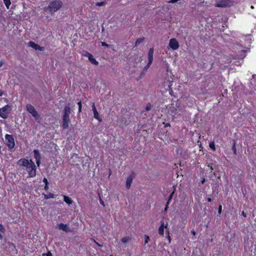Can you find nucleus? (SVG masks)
Returning <instances> with one entry per match:
<instances>
[{
    "label": "nucleus",
    "mask_w": 256,
    "mask_h": 256,
    "mask_svg": "<svg viewBox=\"0 0 256 256\" xmlns=\"http://www.w3.org/2000/svg\"><path fill=\"white\" fill-rule=\"evenodd\" d=\"M72 112V110L70 109V104L68 103L64 106L63 110V114L62 116V128L63 129H66L69 126L68 124L70 122V115Z\"/></svg>",
    "instance_id": "obj_1"
},
{
    "label": "nucleus",
    "mask_w": 256,
    "mask_h": 256,
    "mask_svg": "<svg viewBox=\"0 0 256 256\" xmlns=\"http://www.w3.org/2000/svg\"><path fill=\"white\" fill-rule=\"evenodd\" d=\"M62 5V1L59 0H55L50 2L48 6L44 8V10L46 12H49L51 14L56 12L61 8Z\"/></svg>",
    "instance_id": "obj_2"
},
{
    "label": "nucleus",
    "mask_w": 256,
    "mask_h": 256,
    "mask_svg": "<svg viewBox=\"0 0 256 256\" xmlns=\"http://www.w3.org/2000/svg\"><path fill=\"white\" fill-rule=\"evenodd\" d=\"M153 54H154V48H152L149 50V51L148 52V63L143 68L142 71L140 74V78H142L144 76L148 68L150 67V66L152 64V60H153Z\"/></svg>",
    "instance_id": "obj_3"
},
{
    "label": "nucleus",
    "mask_w": 256,
    "mask_h": 256,
    "mask_svg": "<svg viewBox=\"0 0 256 256\" xmlns=\"http://www.w3.org/2000/svg\"><path fill=\"white\" fill-rule=\"evenodd\" d=\"M31 164L26 168L29 177H34L36 176V166L34 163L30 160Z\"/></svg>",
    "instance_id": "obj_4"
},
{
    "label": "nucleus",
    "mask_w": 256,
    "mask_h": 256,
    "mask_svg": "<svg viewBox=\"0 0 256 256\" xmlns=\"http://www.w3.org/2000/svg\"><path fill=\"white\" fill-rule=\"evenodd\" d=\"M5 138L6 141V144L8 147L10 149L14 148L15 146V144L14 138L12 136L6 134Z\"/></svg>",
    "instance_id": "obj_5"
},
{
    "label": "nucleus",
    "mask_w": 256,
    "mask_h": 256,
    "mask_svg": "<svg viewBox=\"0 0 256 256\" xmlns=\"http://www.w3.org/2000/svg\"><path fill=\"white\" fill-rule=\"evenodd\" d=\"M27 110L36 119H37L39 117V115L36 110L34 106L30 104H28L26 106Z\"/></svg>",
    "instance_id": "obj_6"
},
{
    "label": "nucleus",
    "mask_w": 256,
    "mask_h": 256,
    "mask_svg": "<svg viewBox=\"0 0 256 256\" xmlns=\"http://www.w3.org/2000/svg\"><path fill=\"white\" fill-rule=\"evenodd\" d=\"M83 56H87L90 62L93 64L98 65V62L96 60L95 58H94L93 56L88 52L84 51L83 53Z\"/></svg>",
    "instance_id": "obj_7"
},
{
    "label": "nucleus",
    "mask_w": 256,
    "mask_h": 256,
    "mask_svg": "<svg viewBox=\"0 0 256 256\" xmlns=\"http://www.w3.org/2000/svg\"><path fill=\"white\" fill-rule=\"evenodd\" d=\"M169 46L173 50H176L179 48V44L176 38H172L170 40Z\"/></svg>",
    "instance_id": "obj_8"
},
{
    "label": "nucleus",
    "mask_w": 256,
    "mask_h": 256,
    "mask_svg": "<svg viewBox=\"0 0 256 256\" xmlns=\"http://www.w3.org/2000/svg\"><path fill=\"white\" fill-rule=\"evenodd\" d=\"M231 1L230 0H220L216 5V6L220 8H224L230 6Z\"/></svg>",
    "instance_id": "obj_9"
},
{
    "label": "nucleus",
    "mask_w": 256,
    "mask_h": 256,
    "mask_svg": "<svg viewBox=\"0 0 256 256\" xmlns=\"http://www.w3.org/2000/svg\"><path fill=\"white\" fill-rule=\"evenodd\" d=\"M56 228H58L60 230H62L65 232H70L71 230L67 224H64L63 223H60L58 224Z\"/></svg>",
    "instance_id": "obj_10"
},
{
    "label": "nucleus",
    "mask_w": 256,
    "mask_h": 256,
    "mask_svg": "<svg viewBox=\"0 0 256 256\" xmlns=\"http://www.w3.org/2000/svg\"><path fill=\"white\" fill-rule=\"evenodd\" d=\"M28 46L36 50H38L40 51H43L44 49V47H42L38 44H36L34 42L32 41H30L28 42Z\"/></svg>",
    "instance_id": "obj_11"
},
{
    "label": "nucleus",
    "mask_w": 256,
    "mask_h": 256,
    "mask_svg": "<svg viewBox=\"0 0 256 256\" xmlns=\"http://www.w3.org/2000/svg\"><path fill=\"white\" fill-rule=\"evenodd\" d=\"M34 158L36 159V164L38 166H40V164L41 156L38 150H34Z\"/></svg>",
    "instance_id": "obj_12"
},
{
    "label": "nucleus",
    "mask_w": 256,
    "mask_h": 256,
    "mask_svg": "<svg viewBox=\"0 0 256 256\" xmlns=\"http://www.w3.org/2000/svg\"><path fill=\"white\" fill-rule=\"evenodd\" d=\"M134 178V174L132 173L130 174L126 179V188L127 189H130V188L131 184L132 183V180Z\"/></svg>",
    "instance_id": "obj_13"
},
{
    "label": "nucleus",
    "mask_w": 256,
    "mask_h": 256,
    "mask_svg": "<svg viewBox=\"0 0 256 256\" xmlns=\"http://www.w3.org/2000/svg\"><path fill=\"white\" fill-rule=\"evenodd\" d=\"M92 111L94 112V118H95L98 120L100 122L102 121V118L99 116V114H98V111L96 110V108L95 106V105H94V103H93L92 106Z\"/></svg>",
    "instance_id": "obj_14"
},
{
    "label": "nucleus",
    "mask_w": 256,
    "mask_h": 256,
    "mask_svg": "<svg viewBox=\"0 0 256 256\" xmlns=\"http://www.w3.org/2000/svg\"><path fill=\"white\" fill-rule=\"evenodd\" d=\"M166 228V226H164V222H161V224L158 228V234L162 236L164 234V228Z\"/></svg>",
    "instance_id": "obj_15"
},
{
    "label": "nucleus",
    "mask_w": 256,
    "mask_h": 256,
    "mask_svg": "<svg viewBox=\"0 0 256 256\" xmlns=\"http://www.w3.org/2000/svg\"><path fill=\"white\" fill-rule=\"evenodd\" d=\"M176 186H172V188H174V190L170 194V195L168 196V202H167V205L169 204L170 201L172 200V197L174 196V192L176 191Z\"/></svg>",
    "instance_id": "obj_16"
},
{
    "label": "nucleus",
    "mask_w": 256,
    "mask_h": 256,
    "mask_svg": "<svg viewBox=\"0 0 256 256\" xmlns=\"http://www.w3.org/2000/svg\"><path fill=\"white\" fill-rule=\"evenodd\" d=\"M64 202H66L67 204H68V205L72 204V199L70 198H69L68 196H64Z\"/></svg>",
    "instance_id": "obj_17"
},
{
    "label": "nucleus",
    "mask_w": 256,
    "mask_h": 256,
    "mask_svg": "<svg viewBox=\"0 0 256 256\" xmlns=\"http://www.w3.org/2000/svg\"><path fill=\"white\" fill-rule=\"evenodd\" d=\"M31 164L30 160H28L25 159L24 161V162L22 164V166H24L26 168L28 167Z\"/></svg>",
    "instance_id": "obj_18"
},
{
    "label": "nucleus",
    "mask_w": 256,
    "mask_h": 256,
    "mask_svg": "<svg viewBox=\"0 0 256 256\" xmlns=\"http://www.w3.org/2000/svg\"><path fill=\"white\" fill-rule=\"evenodd\" d=\"M44 196L45 199H48L50 198H54V194L52 193H48V194H44Z\"/></svg>",
    "instance_id": "obj_19"
},
{
    "label": "nucleus",
    "mask_w": 256,
    "mask_h": 256,
    "mask_svg": "<svg viewBox=\"0 0 256 256\" xmlns=\"http://www.w3.org/2000/svg\"><path fill=\"white\" fill-rule=\"evenodd\" d=\"M236 141L235 140H232V150L234 152V154H236Z\"/></svg>",
    "instance_id": "obj_20"
},
{
    "label": "nucleus",
    "mask_w": 256,
    "mask_h": 256,
    "mask_svg": "<svg viewBox=\"0 0 256 256\" xmlns=\"http://www.w3.org/2000/svg\"><path fill=\"white\" fill-rule=\"evenodd\" d=\"M145 38H138L136 42H135V46H138L139 44H140V43H142L144 40Z\"/></svg>",
    "instance_id": "obj_21"
},
{
    "label": "nucleus",
    "mask_w": 256,
    "mask_h": 256,
    "mask_svg": "<svg viewBox=\"0 0 256 256\" xmlns=\"http://www.w3.org/2000/svg\"><path fill=\"white\" fill-rule=\"evenodd\" d=\"M0 116L2 118H6L8 117V114L4 112H3L2 111H0Z\"/></svg>",
    "instance_id": "obj_22"
},
{
    "label": "nucleus",
    "mask_w": 256,
    "mask_h": 256,
    "mask_svg": "<svg viewBox=\"0 0 256 256\" xmlns=\"http://www.w3.org/2000/svg\"><path fill=\"white\" fill-rule=\"evenodd\" d=\"M246 52V50H242L240 52L241 54L239 56L238 58L243 59L246 56L244 52Z\"/></svg>",
    "instance_id": "obj_23"
},
{
    "label": "nucleus",
    "mask_w": 256,
    "mask_h": 256,
    "mask_svg": "<svg viewBox=\"0 0 256 256\" xmlns=\"http://www.w3.org/2000/svg\"><path fill=\"white\" fill-rule=\"evenodd\" d=\"M4 2L8 8H9L11 4L10 0H4Z\"/></svg>",
    "instance_id": "obj_24"
},
{
    "label": "nucleus",
    "mask_w": 256,
    "mask_h": 256,
    "mask_svg": "<svg viewBox=\"0 0 256 256\" xmlns=\"http://www.w3.org/2000/svg\"><path fill=\"white\" fill-rule=\"evenodd\" d=\"M209 146L210 148H212V150H215L216 148H215V144L214 142H210L209 144Z\"/></svg>",
    "instance_id": "obj_25"
},
{
    "label": "nucleus",
    "mask_w": 256,
    "mask_h": 256,
    "mask_svg": "<svg viewBox=\"0 0 256 256\" xmlns=\"http://www.w3.org/2000/svg\"><path fill=\"white\" fill-rule=\"evenodd\" d=\"M130 240V238L129 237H124L122 238V242L123 243H126L127 242H128V240Z\"/></svg>",
    "instance_id": "obj_26"
},
{
    "label": "nucleus",
    "mask_w": 256,
    "mask_h": 256,
    "mask_svg": "<svg viewBox=\"0 0 256 256\" xmlns=\"http://www.w3.org/2000/svg\"><path fill=\"white\" fill-rule=\"evenodd\" d=\"M10 108V106L7 104L6 105V106H4L0 110H2L3 112H6V110H8V108Z\"/></svg>",
    "instance_id": "obj_27"
},
{
    "label": "nucleus",
    "mask_w": 256,
    "mask_h": 256,
    "mask_svg": "<svg viewBox=\"0 0 256 256\" xmlns=\"http://www.w3.org/2000/svg\"><path fill=\"white\" fill-rule=\"evenodd\" d=\"M6 232V228L3 225L0 224V232L2 233H4Z\"/></svg>",
    "instance_id": "obj_28"
},
{
    "label": "nucleus",
    "mask_w": 256,
    "mask_h": 256,
    "mask_svg": "<svg viewBox=\"0 0 256 256\" xmlns=\"http://www.w3.org/2000/svg\"><path fill=\"white\" fill-rule=\"evenodd\" d=\"M144 244H146L148 243V241L150 240V238L147 235H144Z\"/></svg>",
    "instance_id": "obj_29"
},
{
    "label": "nucleus",
    "mask_w": 256,
    "mask_h": 256,
    "mask_svg": "<svg viewBox=\"0 0 256 256\" xmlns=\"http://www.w3.org/2000/svg\"><path fill=\"white\" fill-rule=\"evenodd\" d=\"M152 106L151 104L148 103V104H147V105H146V107L145 108L146 110V111L150 110L151 109Z\"/></svg>",
    "instance_id": "obj_30"
},
{
    "label": "nucleus",
    "mask_w": 256,
    "mask_h": 256,
    "mask_svg": "<svg viewBox=\"0 0 256 256\" xmlns=\"http://www.w3.org/2000/svg\"><path fill=\"white\" fill-rule=\"evenodd\" d=\"M105 4H106V2H100L96 3V6H104Z\"/></svg>",
    "instance_id": "obj_31"
},
{
    "label": "nucleus",
    "mask_w": 256,
    "mask_h": 256,
    "mask_svg": "<svg viewBox=\"0 0 256 256\" xmlns=\"http://www.w3.org/2000/svg\"><path fill=\"white\" fill-rule=\"evenodd\" d=\"M25 158H21L20 160H18L17 162V164L18 165H20V166H22V164L24 162V160Z\"/></svg>",
    "instance_id": "obj_32"
},
{
    "label": "nucleus",
    "mask_w": 256,
    "mask_h": 256,
    "mask_svg": "<svg viewBox=\"0 0 256 256\" xmlns=\"http://www.w3.org/2000/svg\"><path fill=\"white\" fill-rule=\"evenodd\" d=\"M170 112H172V113H175L176 112V108L174 106H172L170 108Z\"/></svg>",
    "instance_id": "obj_33"
},
{
    "label": "nucleus",
    "mask_w": 256,
    "mask_h": 256,
    "mask_svg": "<svg viewBox=\"0 0 256 256\" xmlns=\"http://www.w3.org/2000/svg\"><path fill=\"white\" fill-rule=\"evenodd\" d=\"M78 112H82V103H81V102H78Z\"/></svg>",
    "instance_id": "obj_34"
},
{
    "label": "nucleus",
    "mask_w": 256,
    "mask_h": 256,
    "mask_svg": "<svg viewBox=\"0 0 256 256\" xmlns=\"http://www.w3.org/2000/svg\"><path fill=\"white\" fill-rule=\"evenodd\" d=\"M42 256H52V254L50 251H48L47 253H43Z\"/></svg>",
    "instance_id": "obj_35"
},
{
    "label": "nucleus",
    "mask_w": 256,
    "mask_h": 256,
    "mask_svg": "<svg viewBox=\"0 0 256 256\" xmlns=\"http://www.w3.org/2000/svg\"><path fill=\"white\" fill-rule=\"evenodd\" d=\"M101 44L102 46H106L107 48H110V46L106 44L105 42H101Z\"/></svg>",
    "instance_id": "obj_36"
},
{
    "label": "nucleus",
    "mask_w": 256,
    "mask_h": 256,
    "mask_svg": "<svg viewBox=\"0 0 256 256\" xmlns=\"http://www.w3.org/2000/svg\"><path fill=\"white\" fill-rule=\"evenodd\" d=\"M222 211V206L220 205L218 208V216L220 214Z\"/></svg>",
    "instance_id": "obj_37"
},
{
    "label": "nucleus",
    "mask_w": 256,
    "mask_h": 256,
    "mask_svg": "<svg viewBox=\"0 0 256 256\" xmlns=\"http://www.w3.org/2000/svg\"><path fill=\"white\" fill-rule=\"evenodd\" d=\"M164 68H166L167 72L169 71V65L168 63H166L164 64Z\"/></svg>",
    "instance_id": "obj_38"
},
{
    "label": "nucleus",
    "mask_w": 256,
    "mask_h": 256,
    "mask_svg": "<svg viewBox=\"0 0 256 256\" xmlns=\"http://www.w3.org/2000/svg\"><path fill=\"white\" fill-rule=\"evenodd\" d=\"M169 88H170V92H169L171 96H174V92H173L172 88H170V86H169Z\"/></svg>",
    "instance_id": "obj_39"
},
{
    "label": "nucleus",
    "mask_w": 256,
    "mask_h": 256,
    "mask_svg": "<svg viewBox=\"0 0 256 256\" xmlns=\"http://www.w3.org/2000/svg\"><path fill=\"white\" fill-rule=\"evenodd\" d=\"M43 182L45 184H48V180L46 179V178H44L43 180Z\"/></svg>",
    "instance_id": "obj_40"
},
{
    "label": "nucleus",
    "mask_w": 256,
    "mask_h": 256,
    "mask_svg": "<svg viewBox=\"0 0 256 256\" xmlns=\"http://www.w3.org/2000/svg\"><path fill=\"white\" fill-rule=\"evenodd\" d=\"M100 204L104 206V201L102 200V198H100Z\"/></svg>",
    "instance_id": "obj_41"
},
{
    "label": "nucleus",
    "mask_w": 256,
    "mask_h": 256,
    "mask_svg": "<svg viewBox=\"0 0 256 256\" xmlns=\"http://www.w3.org/2000/svg\"><path fill=\"white\" fill-rule=\"evenodd\" d=\"M164 127L170 126V124L169 123L164 122Z\"/></svg>",
    "instance_id": "obj_42"
},
{
    "label": "nucleus",
    "mask_w": 256,
    "mask_h": 256,
    "mask_svg": "<svg viewBox=\"0 0 256 256\" xmlns=\"http://www.w3.org/2000/svg\"><path fill=\"white\" fill-rule=\"evenodd\" d=\"M48 184H45V186H44V190H48Z\"/></svg>",
    "instance_id": "obj_43"
},
{
    "label": "nucleus",
    "mask_w": 256,
    "mask_h": 256,
    "mask_svg": "<svg viewBox=\"0 0 256 256\" xmlns=\"http://www.w3.org/2000/svg\"><path fill=\"white\" fill-rule=\"evenodd\" d=\"M94 242L96 243V244L98 246H100V247H102V244H100L99 243L97 242L96 241L94 240Z\"/></svg>",
    "instance_id": "obj_44"
},
{
    "label": "nucleus",
    "mask_w": 256,
    "mask_h": 256,
    "mask_svg": "<svg viewBox=\"0 0 256 256\" xmlns=\"http://www.w3.org/2000/svg\"><path fill=\"white\" fill-rule=\"evenodd\" d=\"M242 214L244 217H246V214L244 211L242 212Z\"/></svg>",
    "instance_id": "obj_45"
},
{
    "label": "nucleus",
    "mask_w": 256,
    "mask_h": 256,
    "mask_svg": "<svg viewBox=\"0 0 256 256\" xmlns=\"http://www.w3.org/2000/svg\"><path fill=\"white\" fill-rule=\"evenodd\" d=\"M206 182V180H205V178H202V180H201V182L202 184H204Z\"/></svg>",
    "instance_id": "obj_46"
},
{
    "label": "nucleus",
    "mask_w": 256,
    "mask_h": 256,
    "mask_svg": "<svg viewBox=\"0 0 256 256\" xmlns=\"http://www.w3.org/2000/svg\"><path fill=\"white\" fill-rule=\"evenodd\" d=\"M167 238H168V240L169 243H170V242H171V238H170V236H169V234H168V237H167Z\"/></svg>",
    "instance_id": "obj_47"
},
{
    "label": "nucleus",
    "mask_w": 256,
    "mask_h": 256,
    "mask_svg": "<svg viewBox=\"0 0 256 256\" xmlns=\"http://www.w3.org/2000/svg\"><path fill=\"white\" fill-rule=\"evenodd\" d=\"M8 246H14V244L13 243L10 242H8Z\"/></svg>",
    "instance_id": "obj_48"
},
{
    "label": "nucleus",
    "mask_w": 256,
    "mask_h": 256,
    "mask_svg": "<svg viewBox=\"0 0 256 256\" xmlns=\"http://www.w3.org/2000/svg\"><path fill=\"white\" fill-rule=\"evenodd\" d=\"M212 198H208V202H212Z\"/></svg>",
    "instance_id": "obj_49"
},
{
    "label": "nucleus",
    "mask_w": 256,
    "mask_h": 256,
    "mask_svg": "<svg viewBox=\"0 0 256 256\" xmlns=\"http://www.w3.org/2000/svg\"><path fill=\"white\" fill-rule=\"evenodd\" d=\"M168 208V205H167V204H166V208L164 209V211H166Z\"/></svg>",
    "instance_id": "obj_50"
},
{
    "label": "nucleus",
    "mask_w": 256,
    "mask_h": 256,
    "mask_svg": "<svg viewBox=\"0 0 256 256\" xmlns=\"http://www.w3.org/2000/svg\"><path fill=\"white\" fill-rule=\"evenodd\" d=\"M4 64L3 62L2 61H0V68Z\"/></svg>",
    "instance_id": "obj_51"
},
{
    "label": "nucleus",
    "mask_w": 256,
    "mask_h": 256,
    "mask_svg": "<svg viewBox=\"0 0 256 256\" xmlns=\"http://www.w3.org/2000/svg\"><path fill=\"white\" fill-rule=\"evenodd\" d=\"M2 238H3L2 235L1 234H0V240H2Z\"/></svg>",
    "instance_id": "obj_52"
},
{
    "label": "nucleus",
    "mask_w": 256,
    "mask_h": 256,
    "mask_svg": "<svg viewBox=\"0 0 256 256\" xmlns=\"http://www.w3.org/2000/svg\"><path fill=\"white\" fill-rule=\"evenodd\" d=\"M3 94V92L0 90V96H2Z\"/></svg>",
    "instance_id": "obj_53"
},
{
    "label": "nucleus",
    "mask_w": 256,
    "mask_h": 256,
    "mask_svg": "<svg viewBox=\"0 0 256 256\" xmlns=\"http://www.w3.org/2000/svg\"><path fill=\"white\" fill-rule=\"evenodd\" d=\"M192 234H195V232H194V230L192 232Z\"/></svg>",
    "instance_id": "obj_54"
},
{
    "label": "nucleus",
    "mask_w": 256,
    "mask_h": 256,
    "mask_svg": "<svg viewBox=\"0 0 256 256\" xmlns=\"http://www.w3.org/2000/svg\"><path fill=\"white\" fill-rule=\"evenodd\" d=\"M236 65H238V63H239V62H238V63H237V62H236Z\"/></svg>",
    "instance_id": "obj_55"
},
{
    "label": "nucleus",
    "mask_w": 256,
    "mask_h": 256,
    "mask_svg": "<svg viewBox=\"0 0 256 256\" xmlns=\"http://www.w3.org/2000/svg\"><path fill=\"white\" fill-rule=\"evenodd\" d=\"M236 65H238V63H239V62H238V63H237V62H236Z\"/></svg>",
    "instance_id": "obj_56"
},
{
    "label": "nucleus",
    "mask_w": 256,
    "mask_h": 256,
    "mask_svg": "<svg viewBox=\"0 0 256 256\" xmlns=\"http://www.w3.org/2000/svg\"><path fill=\"white\" fill-rule=\"evenodd\" d=\"M236 65H238V63H239V62H238V63H237V62H236Z\"/></svg>",
    "instance_id": "obj_57"
},
{
    "label": "nucleus",
    "mask_w": 256,
    "mask_h": 256,
    "mask_svg": "<svg viewBox=\"0 0 256 256\" xmlns=\"http://www.w3.org/2000/svg\"><path fill=\"white\" fill-rule=\"evenodd\" d=\"M236 65H238V63H239V62H238V63H237V62H236Z\"/></svg>",
    "instance_id": "obj_58"
},
{
    "label": "nucleus",
    "mask_w": 256,
    "mask_h": 256,
    "mask_svg": "<svg viewBox=\"0 0 256 256\" xmlns=\"http://www.w3.org/2000/svg\"><path fill=\"white\" fill-rule=\"evenodd\" d=\"M141 61L140 58L138 60V62H140Z\"/></svg>",
    "instance_id": "obj_59"
},
{
    "label": "nucleus",
    "mask_w": 256,
    "mask_h": 256,
    "mask_svg": "<svg viewBox=\"0 0 256 256\" xmlns=\"http://www.w3.org/2000/svg\"><path fill=\"white\" fill-rule=\"evenodd\" d=\"M251 8H254V6H251Z\"/></svg>",
    "instance_id": "obj_60"
},
{
    "label": "nucleus",
    "mask_w": 256,
    "mask_h": 256,
    "mask_svg": "<svg viewBox=\"0 0 256 256\" xmlns=\"http://www.w3.org/2000/svg\"><path fill=\"white\" fill-rule=\"evenodd\" d=\"M104 28L102 27V31H104Z\"/></svg>",
    "instance_id": "obj_61"
},
{
    "label": "nucleus",
    "mask_w": 256,
    "mask_h": 256,
    "mask_svg": "<svg viewBox=\"0 0 256 256\" xmlns=\"http://www.w3.org/2000/svg\"><path fill=\"white\" fill-rule=\"evenodd\" d=\"M110 256H112V255H110Z\"/></svg>",
    "instance_id": "obj_62"
}]
</instances>
